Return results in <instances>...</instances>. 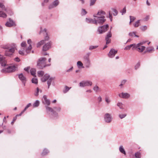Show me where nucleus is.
<instances>
[{"mask_svg": "<svg viewBox=\"0 0 158 158\" xmlns=\"http://www.w3.org/2000/svg\"><path fill=\"white\" fill-rule=\"evenodd\" d=\"M40 102L38 100H36L35 102L33 104V106L34 107H37L39 105Z\"/></svg>", "mask_w": 158, "mask_h": 158, "instance_id": "nucleus-30", "label": "nucleus"}, {"mask_svg": "<svg viewBox=\"0 0 158 158\" xmlns=\"http://www.w3.org/2000/svg\"><path fill=\"white\" fill-rule=\"evenodd\" d=\"M30 69V67H26L24 68V70L26 71L27 72H28L29 70Z\"/></svg>", "mask_w": 158, "mask_h": 158, "instance_id": "nucleus-58", "label": "nucleus"}, {"mask_svg": "<svg viewBox=\"0 0 158 158\" xmlns=\"http://www.w3.org/2000/svg\"><path fill=\"white\" fill-rule=\"evenodd\" d=\"M109 18H110V20L111 21H112V15L111 14L110 11H109Z\"/></svg>", "mask_w": 158, "mask_h": 158, "instance_id": "nucleus-52", "label": "nucleus"}, {"mask_svg": "<svg viewBox=\"0 0 158 158\" xmlns=\"http://www.w3.org/2000/svg\"><path fill=\"white\" fill-rule=\"evenodd\" d=\"M86 13L87 12L85 11V10L84 9H82V10L81 14L82 15H85Z\"/></svg>", "mask_w": 158, "mask_h": 158, "instance_id": "nucleus-46", "label": "nucleus"}, {"mask_svg": "<svg viewBox=\"0 0 158 158\" xmlns=\"http://www.w3.org/2000/svg\"><path fill=\"white\" fill-rule=\"evenodd\" d=\"M119 96L123 98H128L130 97V95L127 93H122L119 94Z\"/></svg>", "mask_w": 158, "mask_h": 158, "instance_id": "nucleus-18", "label": "nucleus"}, {"mask_svg": "<svg viewBox=\"0 0 158 158\" xmlns=\"http://www.w3.org/2000/svg\"><path fill=\"white\" fill-rule=\"evenodd\" d=\"M126 115V114H120L119 115V117L121 118H124Z\"/></svg>", "mask_w": 158, "mask_h": 158, "instance_id": "nucleus-47", "label": "nucleus"}, {"mask_svg": "<svg viewBox=\"0 0 158 158\" xmlns=\"http://www.w3.org/2000/svg\"><path fill=\"white\" fill-rule=\"evenodd\" d=\"M15 49V48L14 47L10 48L9 50H6L5 52V55L7 56H10L14 52Z\"/></svg>", "mask_w": 158, "mask_h": 158, "instance_id": "nucleus-15", "label": "nucleus"}, {"mask_svg": "<svg viewBox=\"0 0 158 158\" xmlns=\"http://www.w3.org/2000/svg\"><path fill=\"white\" fill-rule=\"evenodd\" d=\"M0 64L5 68L2 70V72L4 73H10L15 71L17 67L15 66H10L7 65V62L3 56L0 55Z\"/></svg>", "mask_w": 158, "mask_h": 158, "instance_id": "nucleus-1", "label": "nucleus"}, {"mask_svg": "<svg viewBox=\"0 0 158 158\" xmlns=\"http://www.w3.org/2000/svg\"><path fill=\"white\" fill-rule=\"evenodd\" d=\"M108 27L109 26L107 24L99 27L98 28V31L99 34H102L107 31Z\"/></svg>", "mask_w": 158, "mask_h": 158, "instance_id": "nucleus-10", "label": "nucleus"}, {"mask_svg": "<svg viewBox=\"0 0 158 158\" xmlns=\"http://www.w3.org/2000/svg\"><path fill=\"white\" fill-rule=\"evenodd\" d=\"M98 100L99 102H101L102 101V98L101 96H99L98 98Z\"/></svg>", "mask_w": 158, "mask_h": 158, "instance_id": "nucleus-59", "label": "nucleus"}, {"mask_svg": "<svg viewBox=\"0 0 158 158\" xmlns=\"http://www.w3.org/2000/svg\"><path fill=\"white\" fill-rule=\"evenodd\" d=\"M105 101L108 104H109L110 102V100L108 98H105Z\"/></svg>", "mask_w": 158, "mask_h": 158, "instance_id": "nucleus-53", "label": "nucleus"}, {"mask_svg": "<svg viewBox=\"0 0 158 158\" xmlns=\"http://www.w3.org/2000/svg\"><path fill=\"white\" fill-rule=\"evenodd\" d=\"M111 10L113 11V15L116 16L117 15L118 12L116 9L114 8H112Z\"/></svg>", "mask_w": 158, "mask_h": 158, "instance_id": "nucleus-32", "label": "nucleus"}, {"mask_svg": "<svg viewBox=\"0 0 158 158\" xmlns=\"http://www.w3.org/2000/svg\"><path fill=\"white\" fill-rule=\"evenodd\" d=\"M104 119L106 123H109L111 122L112 117L110 114L109 113H106L104 116Z\"/></svg>", "mask_w": 158, "mask_h": 158, "instance_id": "nucleus-11", "label": "nucleus"}, {"mask_svg": "<svg viewBox=\"0 0 158 158\" xmlns=\"http://www.w3.org/2000/svg\"><path fill=\"white\" fill-rule=\"evenodd\" d=\"M59 2L58 0H55L49 6V8L51 9L56 6L59 4Z\"/></svg>", "mask_w": 158, "mask_h": 158, "instance_id": "nucleus-17", "label": "nucleus"}, {"mask_svg": "<svg viewBox=\"0 0 158 158\" xmlns=\"http://www.w3.org/2000/svg\"><path fill=\"white\" fill-rule=\"evenodd\" d=\"M37 74L38 76L39 77H43V75L44 74V72L42 71H40L37 72Z\"/></svg>", "mask_w": 158, "mask_h": 158, "instance_id": "nucleus-28", "label": "nucleus"}, {"mask_svg": "<svg viewBox=\"0 0 158 158\" xmlns=\"http://www.w3.org/2000/svg\"><path fill=\"white\" fill-rule=\"evenodd\" d=\"M17 119V117H15L13 118V121L11 122V124L13 125L14 122Z\"/></svg>", "mask_w": 158, "mask_h": 158, "instance_id": "nucleus-57", "label": "nucleus"}, {"mask_svg": "<svg viewBox=\"0 0 158 158\" xmlns=\"http://www.w3.org/2000/svg\"><path fill=\"white\" fill-rule=\"evenodd\" d=\"M49 0H44V2L43 3V4L44 3H47L48 2Z\"/></svg>", "mask_w": 158, "mask_h": 158, "instance_id": "nucleus-64", "label": "nucleus"}, {"mask_svg": "<svg viewBox=\"0 0 158 158\" xmlns=\"http://www.w3.org/2000/svg\"><path fill=\"white\" fill-rule=\"evenodd\" d=\"M41 33H43L45 35H47V34L46 31V29H44L43 30L42 29V28H41V31L40 32V34Z\"/></svg>", "mask_w": 158, "mask_h": 158, "instance_id": "nucleus-37", "label": "nucleus"}, {"mask_svg": "<svg viewBox=\"0 0 158 158\" xmlns=\"http://www.w3.org/2000/svg\"><path fill=\"white\" fill-rule=\"evenodd\" d=\"M44 43V40H42L38 42L37 44V47H39L41 45H42Z\"/></svg>", "mask_w": 158, "mask_h": 158, "instance_id": "nucleus-31", "label": "nucleus"}, {"mask_svg": "<svg viewBox=\"0 0 158 158\" xmlns=\"http://www.w3.org/2000/svg\"><path fill=\"white\" fill-rule=\"evenodd\" d=\"M146 42V41H143L138 44H137V50L139 52H143L144 50L145 47L142 46V45Z\"/></svg>", "mask_w": 158, "mask_h": 158, "instance_id": "nucleus-9", "label": "nucleus"}, {"mask_svg": "<svg viewBox=\"0 0 158 158\" xmlns=\"http://www.w3.org/2000/svg\"><path fill=\"white\" fill-rule=\"evenodd\" d=\"M46 59L44 57H41L39 58L37 62V66L40 69H42L47 66H49L50 64H46Z\"/></svg>", "mask_w": 158, "mask_h": 158, "instance_id": "nucleus-3", "label": "nucleus"}, {"mask_svg": "<svg viewBox=\"0 0 158 158\" xmlns=\"http://www.w3.org/2000/svg\"><path fill=\"white\" fill-rule=\"evenodd\" d=\"M27 44L29 46L27 47L26 43L25 42H23L21 44V49L19 52L20 55H26L30 53L32 48V41L31 39L27 40Z\"/></svg>", "mask_w": 158, "mask_h": 158, "instance_id": "nucleus-2", "label": "nucleus"}, {"mask_svg": "<svg viewBox=\"0 0 158 158\" xmlns=\"http://www.w3.org/2000/svg\"><path fill=\"white\" fill-rule=\"evenodd\" d=\"M105 14V12L104 11L102 10H100L98 12L97 14L95 15L98 16H101V15H104Z\"/></svg>", "mask_w": 158, "mask_h": 158, "instance_id": "nucleus-27", "label": "nucleus"}, {"mask_svg": "<svg viewBox=\"0 0 158 158\" xmlns=\"http://www.w3.org/2000/svg\"><path fill=\"white\" fill-rule=\"evenodd\" d=\"M30 73L32 75L35 77L36 70L35 69L31 68L30 70Z\"/></svg>", "mask_w": 158, "mask_h": 158, "instance_id": "nucleus-24", "label": "nucleus"}, {"mask_svg": "<svg viewBox=\"0 0 158 158\" xmlns=\"http://www.w3.org/2000/svg\"><path fill=\"white\" fill-rule=\"evenodd\" d=\"M46 111L48 113L49 112H51L52 113V116H50L51 118H55L58 116V114L55 111H54L51 108L48 106H46Z\"/></svg>", "mask_w": 158, "mask_h": 158, "instance_id": "nucleus-6", "label": "nucleus"}, {"mask_svg": "<svg viewBox=\"0 0 158 158\" xmlns=\"http://www.w3.org/2000/svg\"><path fill=\"white\" fill-rule=\"evenodd\" d=\"M50 77L49 75L46 74L41 78V80L43 82H45L47 81Z\"/></svg>", "mask_w": 158, "mask_h": 158, "instance_id": "nucleus-22", "label": "nucleus"}, {"mask_svg": "<svg viewBox=\"0 0 158 158\" xmlns=\"http://www.w3.org/2000/svg\"><path fill=\"white\" fill-rule=\"evenodd\" d=\"M93 90L96 92H98L99 91L100 89L99 87L95 85L93 88Z\"/></svg>", "mask_w": 158, "mask_h": 158, "instance_id": "nucleus-36", "label": "nucleus"}, {"mask_svg": "<svg viewBox=\"0 0 158 158\" xmlns=\"http://www.w3.org/2000/svg\"><path fill=\"white\" fill-rule=\"evenodd\" d=\"M77 65L78 68H81V67L83 68V64L81 61H78L77 63Z\"/></svg>", "mask_w": 158, "mask_h": 158, "instance_id": "nucleus-33", "label": "nucleus"}, {"mask_svg": "<svg viewBox=\"0 0 158 158\" xmlns=\"http://www.w3.org/2000/svg\"><path fill=\"white\" fill-rule=\"evenodd\" d=\"M92 81H83L80 82L79 84V86L84 87L85 86H91L92 85Z\"/></svg>", "mask_w": 158, "mask_h": 158, "instance_id": "nucleus-8", "label": "nucleus"}, {"mask_svg": "<svg viewBox=\"0 0 158 158\" xmlns=\"http://www.w3.org/2000/svg\"><path fill=\"white\" fill-rule=\"evenodd\" d=\"M126 8L124 7L123 9L121 11V13H122V15L126 13Z\"/></svg>", "mask_w": 158, "mask_h": 158, "instance_id": "nucleus-45", "label": "nucleus"}, {"mask_svg": "<svg viewBox=\"0 0 158 158\" xmlns=\"http://www.w3.org/2000/svg\"><path fill=\"white\" fill-rule=\"evenodd\" d=\"M147 27L145 26H143L140 27V29L143 31H145L147 29Z\"/></svg>", "mask_w": 158, "mask_h": 158, "instance_id": "nucleus-44", "label": "nucleus"}, {"mask_svg": "<svg viewBox=\"0 0 158 158\" xmlns=\"http://www.w3.org/2000/svg\"><path fill=\"white\" fill-rule=\"evenodd\" d=\"M117 106L119 107L120 109H123V104L120 102H118L117 104Z\"/></svg>", "mask_w": 158, "mask_h": 158, "instance_id": "nucleus-42", "label": "nucleus"}, {"mask_svg": "<svg viewBox=\"0 0 158 158\" xmlns=\"http://www.w3.org/2000/svg\"><path fill=\"white\" fill-rule=\"evenodd\" d=\"M49 152V151L47 149H45L44 150L43 152L42 153V155L43 156L46 155Z\"/></svg>", "mask_w": 158, "mask_h": 158, "instance_id": "nucleus-39", "label": "nucleus"}, {"mask_svg": "<svg viewBox=\"0 0 158 158\" xmlns=\"http://www.w3.org/2000/svg\"><path fill=\"white\" fill-rule=\"evenodd\" d=\"M140 22V20H138L137 21L135 22L134 24V26L135 27H137L139 25Z\"/></svg>", "mask_w": 158, "mask_h": 158, "instance_id": "nucleus-38", "label": "nucleus"}, {"mask_svg": "<svg viewBox=\"0 0 158 158\" xmlns=\"http://www.w3.org/2000/svg\"><path fill=\"white\" fill-rule=\"evenodd\" d=\"M86 92L89 93H91L92 92V90L91 89H89L87 90L86 91Z\"/></svg>", "mask_w": 158, "mask_h": 158, "instance_id": "nucleus-62", "label": "nucleus"}, {"mask_svg": "<svg viewBox=\"0 0 158 158\" xmlns=\"http://www.w3.org/2000/svg\"><path fill=\"white\" fill-rule=\"evenodd\" d=\"M112 36V34L110 31H109L107 34L106 36V37L105 39L106 41V44H107L110 43V38Z\"/></svg>", "mask_w": 158, "mask_h": 158, "instance_id": "nucleus-16", "label": "nucleus"}, {"mask_svg": "<svg viewBox=\"0 0 158 158\" xmlns=\"http://www.w3.org/2000/svg\"><path fill=\"white\" fill-rule=\"evenodd\" d=\"M130 24L131 22H133L135 19V18L134 17L132 16H130Z\"/></svg>", "mask_w": 158, "mask_h": 158, "instance_id": "nucleus-41", "label": "nucleus"}, {"mask_svg": "<svg viewBox=\"0 0 158 158\" xmlns=\"http://www.w3.org/2000/svg\"><path fill=\"white\" fill-rule=\"evenodd\" d=\"M131 47H132V50H134L136 48H137V44H131Z\"/></svg>", "mask_w": 158, "mask_h": 158, "instance_id": "nucleus-40", "label": "nucleus"}, {"mask_svg": "<svg viewBox=\"0 0 158 158\" xmlns=\"http://www.w3.org/2000/svg\"><path fill=\"white\" fill-rule=\"evenodd\" d=\"M85 67L89 68L90 64V61L88 59H87L85 60Z\"/></svg>", "mask_w": 158, "mask_h": 158, "instance_id": "nucleus-26", "label": "nucleus"}, {"mask_svg": "<svg viewBox=\"0 0 158 158\" xmlns=\"http://www.w3.org/2000/svg\"><path fill=\"white\" fill-rule=\"evenodd\" d=\"M86 21L88 23H94L96 24V21L95 20V18H94V19H86Z\"/></svg>", "mask_w": 158, "mask_h": 158, "instance_id": "nucleus-20", "label": "nucleus"}, {"mask_svg": "<svg viewBox=\"0 0 158 158\" xmlns=\"http://www.w3.org/2000/svg\"><path fill=\"white\" fill-rule=\"evenodd\" d=\"M3 11H6V9L3 4L0 2V17L6 18L7 15L3 12Z\"/></svg>", "mask_w": 158, "mask_h": 158, "instance_id": "nucleus-7", "label": "nucleus"}, {"mask_svg": "<svg viewBox=\"0 0 158 158\" xmlns=\"http://www.w3.org/2000/svg\"><path fill=\"white\" fill-rule=\"evenodd\" d=\"M42 92V90L39 89V88L37 87L34 92V95L35 96H38L39 95V93H41Z\"/></svg>", "mask_w": 158, "mask_h": 158, "instance_id": "nucleus-23", "label": "nucleus"}, {"mask_svg": "<svg viewBox=\"0 0 158 158\" xmlns=\"http://www.w3.org/2000/svg\"><path fill=\"white\" fill-rule=\"evenodd\" d=\"M15 25V23L14 21L9 19V21H8L6 23V25L7 27H10Z\"/></svg>", "mask_w": 158, "mask_h": 158, "instance_id": "nucleus-21", "label": "nucleus"}, {"mask_svg": "<svg viewBox=\"0 0 158 158\" xmlns=\"http://www.w3.org/2000/svg\"><path fill=\"white\" fill-rule=\"evenodd\" d=\"M97 46H90L89 48V49L90 50H92L93 49H95L97 47Z\"/></svg>", "mask_w": 158, "mask_h": 158, "instance_id": "nucleus-51", "label": "nucleus"}, {"mask_svg": "<svg viewBox=\"0 0 158 158\" xmlns=\"http://www.w3.org/2000/svg\"><path fill=\"white\" fill-rule=\"evenodd\" d=\"M126 82V80H123L122 81L121 84L119 85V86H121L123 85H124L125 83Z\"/></svg>", "mask_w": 158, "mask_h": 158, "instance_id": "nucleus-55", "label": "nucleus"}, {"mask_svg": "<svg viewBox=\"0 0 158 158\" xmlns=\"http://www.w3.org/2000/svg\"><path fill=\"white\" fill-rule=\"evenodd\" d=\"M31 103H29L26 106L25 108V109L26 110L29 107L31 106Z\"/></svg>", "mask_w": 158, "mask_h": 158, "instance_id": "nucleus-54", "label": "nucleus"}, {"mask_svg": "<svg viewBox=\"0 0 158 158\" xmlns=\"http://www.w3.org/2000/svg\"><path fill=\"white\" fill-rule=\"evenodd\" d=\"M42 100L43 103L44 105L49 106L50 104V100L47 98V96L45 95L43 96Z\"/></svg>", "mask_w": 158, "mask_h": 158, "instance_id": "nucleus-12", "label": "nucleus"}, {"mask_svg": "<svg viewBox=\"0 0 158 158\" xmlns=\"http://www.w3.org/2000/svg\"><path fill=\"white\" fill-rule=\"evenodd\" d=\"M140 65V63L139 62L137 63L135 66V69H137L139 67Z\"/></svg>", "mask_w": 158, "mask_h": 158, "instance_id": "nucleus-48", "label": "nucleus"}, {"mask_svg": "<svg viewBox=\"0 0 158 158\" xmlns=\"http://www.w3.org/2000/svg\"><path fill=\"white\" fill-rule=\"evenodd\" d=\"M15 60L16 61L19 62L20 61V60L18 57H17L15 59Z\"/></svg>", "mask_w": 158, "mask_h": 158, "instance_id": "nucleus-60", "label": "nucleus"}, {"mask_svg": "<svg viewBox=\"0 0 158 158\" xmlns=\"http://www.w3.org/2000/svg\"><path fill=\"white\" fill-rule=\"evenodd\" d=\"M119 151L122 153L124 154L125 155H126V153L123 147L122 146H121L119 148Z\"/></svg>", "mask_w": 158, "mask_h": 158, "instance_id": "nucleus-25", "label": "nucleus"}, {"mask_svg": "<svg viewBox=\"0 0 158 158\" xmlns=\"http://www.w3.org/2000/svg\"><path fill=\"white\" fill-rule=\"evenodd\" d=\"M19 79L22 81V82L23 83L24 86L25 85V83H26L27 79L26 77L23 76V73H21L19 75Z\"/></svg>", "mask_w": 158, "mask_h": 158, "instance_id": "nucleus-13", "label": "nucleus"}, {"mask_svg": "<svg viewBox=\"0 0 158 158\" xmlns=\"http://www.w3.org/2000/svg\"><path fill=\"white\" fill-rule=\"evenodd\" d=\"M51 44L50 42H49L47 44H45L43 46V51H46L48 50L51 48Z\"/></svg>", "mask_w": 158, "mask_h": 158, "instance_id": "nucleus-19", "label": "nucleus"}, {"mask_svg": "<svg viewBox=\"0 0 158 158\" xmlns=\"http://www.w3.org/2000/svg\"><path fill=\"white\" fill-rule=\"evenodd\" d=\"M65 92L64 91V93H66L69 90V89L70 88L67 86H66L65 87Z\"/></svg>", "mask_w": 158, "mask_h": 158, "instance_id": "nucleus-56", "label": "nucleus"}, {"mask_svg": "<svg viewBox=\"0 0 158 158\" xmlns=\"http://www.w3.org/2000/svg\"><path fill=\"white\" fill-rule=\"evenodd\" d=\"M96 0H90V5L92 6L94 4Z\"/></svg>", "mask_w": 158, "mask_h": 158, "instance_id": "nucleus-50", "label": "nucleus"}, {"mask_svg": "<svg viewBox=\"0 0 158 158\" xmlns=\"http://www.w3.org/2000/svg\"><path fill=\"white\" fill-rule=\"evenodd\" d=\"M135 156L137 158H140L141 157V154L139 152H137L135 153Z\"/></svg>", "mask_w": 158, "mask_h": 158, "instance_id": "nucleus-35", "label": "nucleus"}, {"mask_svg": "<svg viewBox=\"0 0 158 158\" xmlns=\"http://www.w3.org/2000/svg\"><path fill=\"white\" fill-rule=\"evenodd\" d=\"M73 67H72L71 68H70L69 69H68L66 71L67 72H69L71 71H72V70H73Z\"/></svg>", "mask_w": 158, "mask_h": 158, "instance_id": "nucleus-61", "label": "nucleus"}, {"mask_svg": "<svg viewBox=\"0 0 158 158\" xmlns=\"http://www.w3.org/2000/svg\"><path fill=\"white\" fill-rule=\"evenodd\" d=\"M129 35L130 36H133L134 35L136 37H138V36L135 35V32H130L129 34Z\"/></svg>", "mask_w": 158, "mask_h": 158, "instance_id": "nucleus-43", "label": "nucleus"}, {"mask_svg": "<svg viewBox=\"0 0 158 158\" xmlns=\"http://www.w3.org/2000/svg\"><path fill=\"white\" fill-rule=\"evenodd\" d=\"M117 51L115 50L114 49H111L109 53L108 54V56L110 58H112L114 57L115 55L117 53Z\"/></svg>", "mask_w": 158, "mask_h": 158, "instance_id": "nucleus-14", "label": "nucleus"}, {"mask_svg": "<svg viewBox=\"0 0 158 158\" xmlns=\"http://www.w3.org/2000/svg\"><path fill=\"white\" fill-rule=\"evenodd\" d=\"M46 111L48 113L49 112H51L52 113V116H50L51 118H55L58 116V114L55 111H54L51 108L48 106H46Z\"/></svg>", "mask_w": 158, "mask_h": 158, "instance_id": "nucleus-5", "label": "nucleus"}, {"mask_svg": "<svg viewBox=\"0 0 158 158\" xmlns=\"http://www.w3.org/2000/svg\"><path fill=\"white\" fill-rule=\"evenodd\" d=\"M32 82L35 84H37L38 83V80L35 77L33 78L31 80Z\"/></svg>", "mask_w": 158, "mask_h": 158, "instance_id": "nucleus-34", "label": "nucleus"}, {"mask_svg": "<svg viewBox=\"0 0 158 158\" xmlns=\"http://www.w3.org/2000/svg\"><path fill=\"white\" fill-rule=\"evenodd\" d=\"M131 48V45H129L127 46H126L125 48H124V50H129Z\"/></svg>", "mask_w": 158, "mask_h": 158, "instance_id": "nucleus-49", "label": "nucleus"}, {"mask_svg": "<svg viewBox=\"0 0 158 158\" xmlns=\"http://www.w3.org/2000/svg\"><path fill=\"white\" fill-rule=\"evenodd\" d=\"M52 78L51 77H49V78L47 80V84L48 85V88H49L50 85L51 84Z\"/></svg>", "mask_w": 158, "mask_h": 158, "instance_id": "nucleus-29", "label": "nucleus"}, {"mask_svg": "<svg viewBox=\"0 0 158 158\" xmlns=\"http://www.w3.org/2000/svg\"><path fill=\"white\" fill-rule=\"evenodd\" d=\"M48 39H49L48 36H46L45 38V40H44V42L45 41V40H48Z\"/></svg>", "mask_w": 158, "mask_h": 158, "instance_id": "nucleus-63", "label": "nucleus"}, {"mask_svg": "<svg viewBox=\"0 0 158 158\" xmlns=\"http://www.w3.org/2000/svg\"><path fill=\"white\" fill-rule=\"evenodd\" d=\"M94 17L96 18H95L96 24L97 23L102 24L106 21V19H104L105 16H98L94 15Z\"/></svg>", "mask_w": 158, "mask_h": 158, "instance_id": "nucleus-4", "label": "nucleus"}]
</instances>
